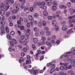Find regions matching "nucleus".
<instances>
[{"mask_svg":"<svg viewBox=\"0 0 75 75\" xmlns=\"http://www.w3.org/2000/svg\"><path fill=\"white\" fill-rule=\"evenodd\" d=\"M25 7V5L24 4H22L21 6V8L22 9L24 8Z\"/></svg>","mask_w":75,"mask_h":75,"instance_id":"obj_47","label":"nucleus"},{"mask_svg":"<svg viewBox=\"0 0 75 75\" xmlns=\"http://www.w3.org/2000/svg\"><path fill=\"white\" fill-rule=\"evenodd\" d=\"M34 16L35 18H38V17H39V15H38V13H34Z\"/></svg>","mask_w":75,"mask_h":75,"instance_id":"obj_12","label":"nucleus"},{"mask_svg":"<svg viewBox=\"0 0 75 75\" xmlns=\"http://www.w3.org/2000/svg\"><path fill=\"white\" fill-rule=\"evenodd\" d=\"M10 12H8L6 13V17H8L10 16Z\"/></svg>","mask_w":75,"mask_h":75,"instance_id":"obj_27","label":"nucleus"},{"mask_svg":"<svg viewBox=\"0 0 75 75\" xmlns=\"http://www.w3.org/2000/svg\"><path fill=\"white\" fill-rule=\"evenodd\" d=\"M46 44L47 45H48V47H52V45H51V43H50V42L48 41L46 42Z\"/></svg>","mask_w":75,"mask_h":75,"instance_id":"obj_10","label":"nucleus"},{"mask_svg":"<svg viewBox=\"0 0 75 75\" xmlns=\"http://www.w3.org/2000/svg\"><path fill=\"white\" fill-rule=\"evenodd\" d=\"M51 4H52V2L51 1L48 2L47 5L48 6H50Z\"/></svg>","mask_w":75,"mask_h":75,"instance_id":"obj_25","label":"nucleus"},{"mask_svg":"<svg viewBox=\"0 0 75 75\" xmlns=\"http://www.w3.org/2000/svg\"><path fill=\"white\" fill-rule=\"evenodd\" d=\"M24 11L26 13H28L30 11V10L28 8H25V9L24 10Z\"/></svg>","mask_w":75,"mask_h":75,"instance_id":"obj_5","label":"nucleus"},{"mask_svg":"<svg viewBox=\"0 0 75 75\" xmlns=\"http://www.w3.org/2000/svg\"><path fill=\"white\" fill-rule=\"evenodd\" d=\"M48 30V27H46L45 28V32H47Z\"/></svg>","mask_w":75,"mask_h":75,"instance_id":"obj_31","label":"nucleus"},{"mask_svg":"<svg viewBox=\"0 0 75 75\" xmlns=\"http://www.w3.org/2000/svg\"><path fill=\"white\" fill-rule=\"evenodd\" d=\"M40 33L42 35H44V32L43 31H40Z\"/></svg>","mask_w":75,"mask_h":75,"instance_id":"obj_32","label":"nucleus"},{"mask_svg":"<svg viewBox=\"0 0 75 75\" xmlns=\"http://www.w3.org/2000/svg\"><path fill=\"white\" fill-rule=\"evenodd\" d=\"M38 30V28L37 27H35L33 28V30L34 32H37Z\"/></svg>","mask_w":75,"mask_h":75,"instance_id":"obj_20","label":"nucleus"},{"mask_svg":"<svg viewBox=\"0 0 75 75\" xmlns=\"http://www.w3.org/2000/svg\"><path fill=\"white\" fill-rule=\"evenodd\" d=\"M43 13L45 16H48V12L46 11H44L43 12Z\"/></svg>","mask_w":75,"mask_h":75,"instance_id":"obj_15","label":"nucleus"},{"mask_svg":"<svg viewBox=\"0 0 75 75\" xmlns=\"http://www.w3.org/2000/svg\"><path fill=\"white\" fill-rule=\"evenodd\" d=\"M21 55L22 57H24L25 55V54H24V53L23 52L21 53Z\"/></svg>","mask_w":75,"mask_h":75,"instance_id":"obj_62","label":"nucleus"},{"mask_svg":"<svg viewBox=\"0 0 75 75\" xmlns=\"http://www.w3.org/2000/svg\"><path fill=\"white\" fill-rule=\"evenodd\" d=\"M42 24L43 26H44V27L46 26V25H47L46 22L45 21H43L42 22Z\"/></svg>","mask_w":75,"mask_h":75,"instance_id":"obj_19","label":"nucleus"},{"mask_svg":"<svg viewBox=\"0 0 75 75\" xmlns=\"http://www.w3.org/2000/svg\"><path fill=\"white\" fill-rule=\"evenodd\" d=\"M71 32H72V29H70V30L68 31L67 32V34H69V33H70Z\"/></svg>","mask_w":75,"mask_h":75,"instance_id":"obj_40","label":"nucleus"},{"mask_svg":"<svg viewBox=\"0 0 75 75\" xmlns=\"http://www.w3.org/2000/svg\"><path fill=\"white\" fill-rule=\"evenodd\" d=\"M13 20H15L16 18V16H13L12 17Z\"/></svg>","mask_w":75,"mask_h":75,"instance_id":"obj_54","label":"nucleus"},{"mask_svg":"<svg viewBox=\"0 0 75 75\" xmlns=\"http://www.w3.org/2000/svg\"><path fill=\"white\" fill-rule=\"evenodd\" d=\"M9 2V3H10L11 2L12 4H13L14 3V0H7Z\"/></svg>","mask_w":75,"mask_h":75,"instance_id":"obj_29","label":"nucleus"},{"mask_svg":"<svg viewBox=\"0 0 75 75\" xmlns=\"http://www.w3.org/2000/svg\"><path fill=\"white\" fill-rule=\"evenodd\" d=\"M46 34L47 36L50 35H51V32L49 31L47 32Z\"/></svg>","mask_w":75,"mask_h":75,"instance_id":"obj_39","label":"nucleus"},{"mask_svg":"<svg viewBox=\"0 0 75 75\" xmlns=\"http://www.w3.org/2000/svg\"><path fill=\"white\" fill-rule=\"evenodd\" d=\"M28 18L30 20H33V16L31 15L30 16H29Z\"/></svg>","mask_w":75,"mask_h":75,"instance_id":"obj_33","label":"nucleus"},{"mask_svg":"<svg viewBox=\"0 0 75 75\" xmlns=\"http://www.w3.org/2000/svg\"><path fill=\"white\" fill-rule=\"evenodd\" d=\"M27 43V40H25L23 42V44L24 45H26Z\"/></svg>","mask_w":75,"mask_h":75,"instance_id":"obj_24","label":"nucleus"},{"mask_svg":"<svg viewBox=\"0 0 75 75\" xmlns=\"http://www.w3.org/2000/svg\"><path fill=\"white\" fill-rule=\"evenodd\" d=\"M18 47L19 49H20L21 50L22 49V46H21V45H18Z\"/></svg>","mask_w":75,"mask_h":75,"instance_id":"obj_52","label":"nucleus"},{"mask_svg":"<svg viewBox=\"0 0 75 75\" xmlns=\"http://www.w3.org/2000/svg\"><path fill=\"white\" fill-rule=\"evenodd\" d=\"M20 29L21 30H23L24 29V27L23 26H21L20 27Z\"/></svg>","mask_w":75,"mask_h":75,"instance_id":"obj_37","label":"nucleus"},{"mask_svg":"<svg viewBox=\"0 0 75 75\" xmlns=\"http://www.w3.org/2000/svg\"><path fill=\"white\" fill-rule=\"evenodd\" d=\"M68 69H71L72 68V64L71 62H69L68 64Z\"/></svg>","mask_w":75,"mask_h":75,"instance_id":"obj_2","label":"nucleus"},{"mask_svg":"<svg viewBox=\"0 0 75 75\" xmlns=\"http://www.w3.org/2000/svg\"><path fill=\"white\" fill-rule=\"evenodd\" d=\"M52 23L53 25L54 26H55V25H57V22H56V21L54 20L52 21Z\"/></svg>","mask_w":75,"mask_h":75,"instance_id":"obj_6","label":"nucleus"},{"mask_svg":"<svg viewBox=\"0 0 75 75\" xmlns=\"http://www.w3.org/2000/svg\"><path fill=\"white\" fill-rule=\"evenodd\" d=\"M27 27L28 28H30V25L29 23H27Z\"/></svg>","mask_w":75,"mask_h":75,"instance_id":"obj_60","label":"nucleus"},{"mask_svg":"<svg viewBox=\"0 0 75 75\" xmlns=\"http://www.w3.org/2000/svg\"><path fill=\"white\" fill-rule=\"evenodd\" d=\"M37 2H35L34 3V7L35 8H36V7H37Z\"/></svg>","mask_w":75,"mask_h":75,"instance_id":"obj_51","label":"nucleus"},{"mask_svg":"<svg viewBox=\"0 0 75 75\" xmlns=\"http://www.w3.org/2000/svg\"><path fill=\"white\" fill-rule=\"evenodd\" d=\"M10 42L11 45V46H12L13 47V46H14V44H13V43L12 42H11V41H10Z\"/></svg>","mask_w":75,"mask_h":75,"instance_id":"obj_58","label":"nucleus"},{"mask_svg":"<svg viewBox=\"0 0 75 75\" xmlns=\"http://www.w3.org/2000/svg\"><path fill=\"white\" fill-rule=\"evenodd\" d=\"M42 41H45L46 40V38L45 37H42Z\"/></svg>","mask_w":75,"mask_h":75,"instance_id":"obj_41","label":"nucleus"},{"mask_svg":"<svg viewBox=\"0 0 75 75\" xmlns=\"http://www.w3.org/2000/svg\"><path fill=\"white\" fill-rule=\"evenodd\" d=\"M28 19L25 18L24 19V22L25 23H28Z\"/></svg>","mask_w":75,"mask_h":75,"instance_id":"obj_30","label":"nucleus"},{"mask_svg":"<svg viewBox=\"0 0 75 75\" xmlns=\"http://www.w3.org/2000/svg\"><path fill=\"white\" fill-rule=\"evenodd\" d=\"M24 61V59L23 57H21L20 59H19V62L20 63H21V62Z\"/></svg>","mask_w":75,"mask_h":75,"instance_id":"obj_18","label":"nucleus"},{"mask_svg":"<svg viewBox=\"0 0 75 75\" xmlns=\"http://www.w3.org/2000/svg\"><path fill=\"white\" fill-rule=\"evenodd\" d=\"M38 26L40 27H41L42 26V23L41 22H38Z\"/></svg>","mask_w":75,"mask_h":75,"instance_id":"obj_17","label":"nucleus"},{"mask_svg":"<svg viewBox=\"0 0 75 75\" xmlns=\"http://www.w3.org/2000/svg\"><path fill=\"white\" fill-rule=\"evenodd\" d=\"M17 9L15 10H13L12 11V12L13 14H16L17 13Z\"/></svg>","mask_w":75,"mask_h":75,"instance_id":"obj_28","label":"nucleus"},{"mask_svg":"<svg viewBox=\"0 0 75 75\" xmlns=\"http://www.w3.org/2000/svg\"><path fill=\"white\" fill-rule=\"evenodd\" d=\"M64 69H65V70H67V69H68V63H65L64 66Z\"/></svg>","mask_w":75,"mask_h":75,"instance_id":"obj_3","label":"nucleus"},{"mask_svg":"<svg viewBox=\"0 0 75 75\" xmlns=\"http://www.w3.org/2000/svg\"><path fill=\"white\" fill-rule=\"evenodd\" d=\"M54 29L56 31H58L59 30V27L58 26L56 25L55 26Z\"/></svg>","mask_w":75,"mask_h":75,"instance_id":"obj_14","label":"nucleus"},{"mask_svg":"<svg viewBox=\"0 0 75 75\" xmlns=\"http://www.w3.org/2000/svg\"><path fill=\"white\" fill-rule=\"evenodd\" d=\"M1 33L2 34H4V33H5V31L4 30H1Z\"/></svg>","mask_w":75,"mask_h":75,"instance_id":"obj_59","label":"nucleus"},{"mask_svg":"<svg viewBox=\"0 0 75 75\" xmlns=\"http://www.w3.org/2000/svg\"><path fill=\"white\" fill-rule=\"evenodd\" d=\"M10 34L12 35H14L15 33L13 31H12L11 32Z\"/></svg>","mask_w":75,"mask_h":75,"instance_id":"obj_50","label":"nucleus"},{"mask_svg":"<svg viewBox=\"0 0 75 75\" xmlns=\"http://www.w3.org/2000/svg\"><path fill=\"white\" fill-rule=\"evenodd\" d=\"M31 63V60H26V64H30Z\"/></svg>","mask_w":75,"mask_h":75,"instance_id":"obj_26","label":"nucleus"},{"mask_svg":"<svg viewBox=\"0 0 75 75\" xmlns=\"http://www.w3.org/2000/svg\"><path fill=\"white\" fill-rule=\"evenodd\" d=\"M20 6H21V4H20V3H18L16 5V8L17 10H19V7H20Z\"/></svg>","mask_w":75,"mask_h":75,"instance_id":"obj_1","label":"nucleus"},{"mask_svg":"<svg viewBox=\"0 0 75 75\" xmlns=\"http://www.w3.org/2000/svg\"><path fill=\"white\" fill-rule=\"evenodd\" d=\"M52 39H53V40H55V39H56V36L54 35H53L52 36Z\"/></svg>","mask_w":75,"mask_h":75,"instance_id":"obj_45","label":"nucleus"},{"mask_svg":"<svg viewBox=\"0 0 75 75\" xmlns=\"http://www.w3.org/2000/svg\"><path fill=\"white\" fill-rule=\"evenodd\" d=\"M63 74H64V72L62 71H61L59 73V74L61 75H62Z\"/></svg>","mask_w":75,"mask_h":75,"instance_id":"obj_64","label":"nucleus"},{"mask_svg":"<svg viewBox=\"0 0 75 75\" xmlns=\"http://www.w3.org/2000/svg\"><path fill=\"white\" fill-rule=\"evenodd\" d=\"M52 8L53 11H55L57 9V6L54 5L52 6Z\"/></svg>","mask_w":75,"mask_h":75,"instance_id":"obj_8","label":"nucleus"},{"mask_svg":"<svg viewBox=\"0 0 75 75\" xmlns=\"http://www.w3.org/2000/svg\"><path fill=\"white\" fill-rule=\"evenodd\" d=\"M33 10L34 9L33 8V7H31L30 9V11L32 12V11H33Z\"/></svg>","mask_w":75,"mask_h":75,"instance_id":"obj_55","label":"nucleus"},{"mask_svg":"<svg viewBox=\"0 0 75 75\" xmlns=\"http://www.w3.org/2000/svg\"><path fill=\"white\" fill-rule=\"evenodd\" d=\"M67 73L68 74H71V73H72V70H70L68 71H67Z\"/></svg>","mask_w":75,"mask_h":75,"instance_id":"obj_35","label":"nucleus"},{"mask_svg":"<svg viewBox=\"0 0 75 75\" xmlns=\"http://www.w3.org/2000/svg\"><path fill=\"white\" fill-rule=\"evenodd\" d=\"M55 65L54 64H51L50 68H55Z\"/></svg>","mask_w":75,"mask_h":75,"instance_id":"obj_34","label":"nucleus"},{"mask_svg":"<svg viewBox=\"0 0 75 75\" xmlns=\"http://www.w3.org/2000/svg\"><path fill=\"white\" fill-rule=\"evenodd\" d=\"M5 29L6 30V31L7 32V33H9V29H8V28L7 27H6L5 28Z\"/></svg>","mask_w":75,"mask_h":75,"instance_id":"obj_44","label":"nucleus"},{"mask_svg":"<svg viewBox=\"0 0 75 75\" xmlns=\"http://www.w3.org/2000/svg\"><path fill=\"white\" fill-rule=\"evenodd\" d=\"M44 44V42H41L40 43L39 45H43Z\"/></svg>","mask_w":75,"mask_h":75,"instance_id":"obj_56","label":"nucleus"},{"mask_svg":"<svg viewBox=\"0 0 75 75\" xmlns=\"http://www.w3.org/2000/svg\"><path fill=\"white\" fill-rule=\"evenodd\" d=\"M59 7L60 9H62V8H67V7L62 5H60L59 6Z\"/></svg>","mask_w":75,"mask_h":75,"instance_id":"obj_9","label":"nucleus"},{"mask_svg":"<svg viewBox=\"0 0 75 75\" xmlns=\"http://www.w3.org/2000/svg\"><path fill=\"white\" fill-rule=\"evenodd\" d=\"M30 32H27L26 33V34L27 36H29L30 35Z\"/></svg>","mask_w":75,"mask_h":75,"instance_id":"obj_49","label":"nucleus"},{"mask_svg":"<svg viewBox=\"0 0 75 75\" xmlns=\"http://www.w3.org/2000/svg\"><path fill=\"white\" fill-rule=\"evenodd\" d=\"M67 6L68 7H71V2L67 3Z\"/></svg>","mask_w":75,"mask_h":75,"instance_id":"obj_21","label":"nucleus"},{"mask_svg":"<svg viewBox=\"0 0 75 75\" xmlns=\"http://www.w3.org/2000/svg\"><path fill=\"white\" fill-rule=\"evenodd\" d=\"M10 7V6L8 5L6 6V8H5V11H7L9 9V8Z\"/></svg>","mask_w":75,"mask_h":75,"instance_id":"obj_38","label":"nucleus"},{"mask_svg":"<svg viewBox=\"0 0 75 75\" xmlns=\"http://www.w3.org/2000/svg\"><path fill=\"white\" fill-rule=\"evenodd\" d=\"M47 6H44L43 7V9L44 10H47Z\"/></svg>","mask_w":75,"mask_h":75,"instance_id":"obj_53","label":"nucleus"},{"mask_svg":"<svg viewBox=\"0 0 75 75\" xmlns=\"http://www.w3.org/2000/svg\"><path fill=\"white\" fill-rule=\"evenodd\" d=\"M24 36L22 35L21 37V40H24Z\"/></svg>","mask_w":75,"mask_h":75,"instance_id":"obj_57","label":"nucleus"},{"mask_svg":"<svg viewBox=\"0 0 75 75\" xmlns=\"http://www.w3.org/2000/svg\"><path fill=\"white\" fill-rule=\"evenodd\" d=\"M33 42L34 43L36 44L38 42V40L36 38H33Z\"/></svg>","mask_w":75,"mask_h":75,"instance_id":"obj_16","label":"nucleus"},{"mask_svg":"<svg viewBox=\"0 0 75 75\" xmlns=\"http://www.w3.org/2000/svg\"><path fill=\"white\" fill-rule=\"evenodd\" d=\"M55 71V69L54 68H52L50 69V74H52Z\"/></svg>","mask_w":75,"mask_h":75,"instance_id":"obj_4","label":"nucleus"},{"mask_svg":"<svg viewBox=\"0 0 75 75\" xmlns=\"http://www.w3.org/2000/svg\"><path fill=\"white\" fill-rule=\"evenodd\" d=\"M0 14L1 16H3L4 14V10L3 9L1 10Z\"/></svg>","mask_w":75,"mask_h":75,"instance_id":"obj_13","label":"nucleus"},{"mask_svg":"<svg viewBox=\"0 0 75 75\" xmlns=\"http://www.w3.org/2000/svg\"><path fill=\"white\" fill-rule=\"evenodd\" d=\"M51 44H55V40H52L50 41Z\"/></svg>","mask_w":75,"mask_h":75,"instance_id":"obj_42","label":"nucleus"},{"mask_svg":"<svg viewBox=\"0 0 75 75\" xmlns=\"http://www.w3.org/2000/svg\"><path fill=\"white\" fill-rule=\"evenodd\" d=\"M23 51L25 52H26L27 51V49L25 47H24L23 48Z\"/></svg>","mask_w":75,"mask_h":75,"instance_id":"obj_43","label":"nucleus"},{"mask_svg":"<svg viewBox=\"0 0 75 75\" xmlns=\"http://www.w3.org/2000/svg\"><path fill=\"white\" fill-rule=\"evenodd\" d=\"M60 42V41L59 40H57L56 41V43L57 44H59Z\"/></svg>","mask_w":75,"mask_h":75,"instance_id":"obj_63","label":"nucleus"},{"mask_svg":"<svg viewBox=\"0 0 75 75\" xmlns=\"http://www.w3.org/2000/svg\"><path fill=\"white\" fill-rule=\"evenodd\" d=\"M32 47L33 49H35V45L34 44L32 45Z\"/></svg>","mask_w":75,"mask_h":75,"instance_id":"obj_61","label":"nucleus"},{"mask_svg":"<svg viewBox=\"0 0 75 75\" xmlns=\"http://www.w3.org/2000/svg\"><path fill=\"white\" fill-rule=\"evenodd\" d=\"M47 19L48 20H51L52 19V17L51 16H49L47 17Z\"/></svg>","mask_w":75,"mask_h":75,"instance_id":"obj_23","label":"nucleus"},{"mask_svg":"<svg viewBox=\"0 0 75 75\" xmlns=\"http://www.w3.org/2000/svg\"><path fill=\"white\" fill-rule=\"evenodd\" d=\"M13 24L12 22H11L9 23V25L10 27H13Z\"/></svg>","mask_w":75,"mask_h":75,"instance_id":"obj_46","label":"nucleus"},{"mask_svg":"<svg viewBox=\"0 0 75 75\" xmlns=\"http://www.w3.org/2000/svg\"><path fill=\"white\" fill-rule=\"evenodd\" d=\"M1 25L2 26H4L5 25V23L3 21H2L1 22Z\"/></svg>","mask_w":75,"mask_h":75,"instance_id":"obj_22","label":"nucleus"},{"mask_svg":"<svg viewBox=\"0 0 75 75\" xmlns=\"http://www.w3.org/2000/svg\"><path fill=\"white\" fill-rule=\"evenodd\" d=\"M66 24V21H63L61 22V25L62 26H64Z\"/></svg>","mask_w":75,"mask_h":75,"instance_id":"obj_7","label":"nucleus"},{"mask_svg":"<svg viewBox=\"0 0 75 75\" xmlns=\"http://www.w3.org/2000/svg\"><path fill=\"white\" fill-rule=\"evenodd\" d=\"M6 37L9 40H11L12 38H11V37L9 34H8L6 35Z\"/></svg>","mask_w":75,"mask_h":75,"instance_id":"obj_11","label":"nucleus"},{"mask_svg":"<svg viewBox=\"0 0 75 75\" xmlns=\"http://www.w3.org/2000/svg\"><path fill=\"white\" fill-rule=\"evenodd\" d=\"M1 7H2V8H6V7L5 4L2 5Z\"/></svg>","mask_w":75,"mask_h":75,"instance_id":"obj_48","label":"nucleus"},{"mask_svg":"<svg viewBox=\"0 0 75 75\" xmlns=\"http://www.w3.org/2000/svg\"><path fill=\"white\" fill-rule=\"evenodd\" d=\"M13 42H14V43L15 44H17V41H16V40L15 39H13L12 40Z\"/></svg>","mask_w":75,"mask_h":75,"instance_id":"obj_36","label":"nucleus"}]
</instances>
